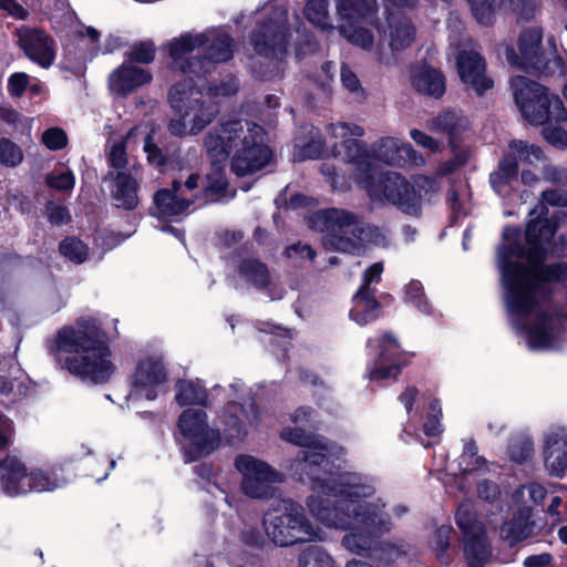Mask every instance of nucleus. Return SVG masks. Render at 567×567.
Masks as SVG:
<instances>
[{"instance_id": "nucleus-18", "label": "nucleus", "mask_w": 567, "mask_h": 567, "mask_svg": "<svg viewBox=\"0 0 567 567\" xmlns=\"http://www.w3.org/2000/svg\"><path fill=\"white\" fill-rule=\"evenodd\" d=\"M546 204L551 206H567V194L563 190H547L542 194V202L529 213V220L526 228V241L534 243L537 236H542L544 240L553 239L555 235V225L546 215Z\"/></svg>"}, {"instance_id": "nucleus-21", "label": "nucleus", "mask_w": 567, "mask_h": 567, "mask_svg": "<svg viewBox=\"0 0 567 567\" xmlns=\"http://www.w3.org/2000/svg\"><path fill=\"white\" fill-rule=\"evenodd\" d=\"M224 434L228 440L240 439L247 433V425L256 424L258 411L252 399L244 402L230 401L219 415Z\"/></svg>"}, {"instance_id": "nucleus-3", "label": "nucleus", "mask_w": 567, "mask_h": 567, "mask_svg": "<svg viewBox=\"0 0 567 567\" xmlns=\"http://www.w3.org/2000/svg\"><path fill=\"white\" fill-rule=\"evenodd\" d=\"M233 41L224 33H186L168 44L174 68L186 78L175 83L168 101L176 116L168 123V131L175 136L196 135L209 125L217 114V107L206 96H229L237 91V83L229 80L220 86L210 87L205 94L190 74L199 78L208 72L212 63L225 62L233 56Z\"/></svg>"}, {"instance_id": "nucleus-55", "label": "nucleus", "mask_w": 567, "mask_h": 567, "mask_svg": "<svg viewBox=\"0 0 567 567\" xmlns=\"http://www.w3.org/2000/svg\"><path fill=\"white\" fill-rule=\"evenodd\" d=\"M382 271L383 265L381 262H375L369 267L362 277V285L360 289L370 290L369 286L380 280Z\"/></svg>"}, {"instance_id": "nucleus-56", "label": "nucleus", "mask_w": 567, "mask_h": 567, "mask_svg": "<svg viewBox=\"0 0 567 567\" xmlns=\"http://www.w3.org/2000/svg\"><path fill=\"white\" fill-rule=\"evenodd\" d=\"M13 433L14 426L12 421L4 415H0V450L9 445Z\"/></svg>"}, {"instance_id": "nucleus-45", "label": "nucleus", "mask_w": 567, "mask_h": 567, "mask_svg": "<svg viewBox=\"0 0 567 567\" xmlns=\"http://www.w3.org/2000/svg\"><path fill=\"white\" fill-rule=\"evenodd\" d=\"M473 14L482 24H488L495 8L496 0H468Z\"/></svg>"}, {"instance_id": "nucleus-15", "label": "nucleus", "mask_w": 567, "mask_h": 567, "mask_svg": "<svg viewBox=\"0 0 567 567\" xmlns=\"http://www.w3.org/2000/svg\"><path fill=\"white\" fill-rule=\"evenodd\" d=\"M167 371L158 355L142 358L132 374L128 400H155L159 386L166 381Z\"/></svg>"}, {"instance_id": "nucleus-64", "label": "nucleus", "mask_w": 567, "mask_h": 567, "mask_svg": "<svg viewBox=\"0 0 567 567\" xmlns=\"http://www.w3.org/2000/svg\"><path fill=\"white\" fill-rule=\"evenodd\" d=\"M478 494L482 498L494 499L498 494V489L495 484L485 482L478 487Z\"/></svg>"}, {"instance_id": "nucleus-12", "label": "nucleus", "mask_w": 567, "mask_h": 567, "mask_svg": "<svg viewBox=\"0 0 567 567\" xmlns=\"http://www.w3.org/2000/svg\"><path fill=\"white\" fill-rule=\"evenodd\" d=\"M456 523L464 535V555L467 567H484L491 557L485 530L476 520L473 505L462 503L456 512Z\"/></svg>"}, {"instance_id": "nucleus-19", "label": "nucleus", "mask_w": 567, "mask_h": 567, "mask_svg": "<svg viewBox=\"0 0 567 567\" xmlns=\"http://www.w3.org/2000/svg\"><path fill=\"white\" fill-rule=\"evenodd\" d=\"M467 126V118L457 111H444L430 122V128L432 131L440 134H446L451 137L454 158L443 166L442 173H450L467 162L470 156L468 150L457 148L453 142V137L466 130Z\"/></svg>"}, {"instance_id": "nucleus-20", "label": "nucleus", "mask_w": 567, "mask_h": 567, "mask_svg": "<svg viewBox=\"0 0 567 567\" xmlns=\"http://www.w3.org/2000/svg\"><path fill=\"white\" fill-rule=\"evenodd\" d=\"M17 37L20 48L32 62L44 69L52 65L56 44L50 35L42 30L20 28L17 30Z\"/></svg>"}, {"instance_id": "nucleus-24", "label": "nucleus", "mask_w": 567, "mask_h": 567, "mask_svg": "<svg viewBox=\"0 0 567 567\" xmlns=\"http://www.w3.org/2000/svg\"><path fill=\"white\" fill-rule=\"evenodd\" d=\"M401 403L405 406V410L408 413H411L412 405L414 402L422 401L423 404L426 406V420L423 423V432L429 437H436L439 436L443 429L441 424V416H442V410L440 402L431 396H422L419 398L417 390L413 386L408 388L401 395H400Z\"/></svg>"}, {"instance_id": "nucleus-23", "label": "nucleus", "mask_w": 567, "mask_h": 567, "mask_svg": "<svg viewBox=\"0 0 567 567\" xmlns=\"http://www.w3.org/2000/svg\"><path fill=\"white\" fill-rule=\"evenodd\" d=\"M540 42L542 32L538 29H530L525 31L518 41L517 55L512 48L505 49V56L508 63L518 65L523 69H538L540 65Z\"/></svg>"}, {"instance_id": "nucleus-8", "label": "nucleus", "mask_w": 567, "mask_h": 567, "mask_svg": "<svg viewBox=\"0 0 567 567\" xmlns=\"http://www.w3.org/2000/svg\"><path fill=\"white\" fill-rule=\"evenodd\" d=\"M310 227L319 231H330L324 245L343 252L355 254L369 244L379 245L385 236L375 226L359 220L353 214L338 208L315 213L309 218Z\"/></svg>"}, {"instance_id": "nucleus-41", "label": "nucleus", "mask_w": 567, "mask_h": 567, "mask_svg": "<svg viewBox=\"0 0 567 567\" xmlns=\"http://www.w3.org/2000/svg\"><path fill=\"white\" fill-rule=\"evenodd\" d=\"M342 33L353 44L361 47L364 50H372L374 48V38L370 30L364 28H346L342 27Z\"/></svg>"}, {"instance_id": "nucleus-52", "label": "nucleus", "mask_w": 567, "mask_h": 567, "mask_svg": "<svg viewBox=\"0 0 567 567\" xmlns=\"http://www.w3.org/2000/svg\"><path fill=\"white\" fill-rule=\"evenodd\" d=\"M109 161L114 168H123L127 163L124 142L114 143L109 154Z\"/></svg>"}, {"instance_id": "nucleus-63", "label": "nucleus", "mask_w": 567, "mask_h": 567, "mask_svg": "<svg viewBox=\"0 0 567 567\" xmlns=\"http://www.w3.org/2000/svg\"><path fill=\"white\" fill-rule=\"evenodd\" d=\"M0 8L19 19H23L27 16V11L14 0H0Z\"/></svg>"}, {"instance_id": "nucleus-46", "label": "nucleus", "mask_w": 567, "mask_h": 567, "mask_svg": "<svg viewBox=\"0 0 567 567\" xmlns=\"http://www.w3.org/2000/svg\"><path fill=\"white\" fill-rule=\"evenodd\" d=\"M155 58L154 45L148 42H142L131 48L127 59L138 63H151Z\"/></svg>"}, {"instance_id": "nucleus-37", "label": "nucleus", "mask_w": 567, "mask_h": 567, "mask_svg": "<svg viewBox=\"0 0 567 567\" xmlns=\"http://www.w3.org/2000/svg\"><path fill=\"white\" fill-rule=\"evenodd\" d=\"M305 14L309 22L322 29L329 28L327 0H308Z\"/></svg>"}, {"instance_id": "nucleus-40", "label": "nucleus", "mask_w": 567, "mask_h": 567, "mask_svg": "<svg viewBox=\"0 0 567 567\" xmlns=\"http://www.w3.org/2000/svg\"><path fill=\"white\" fill-rule=\"evenodd\" d=\"M61 254L71 261L81 264L86 259L87 247L76 238H66L60 245Z\"/></svg>"}, {"instance_id": "nucleus-48", "label": "nucleus", "mask_w": 567, "mask_h": 567, "mask_svg": "<svg viewBox=\"0 0 567 567\" xmlns=\"http://www.w3.org/2000/svg\"><path fill=\"white\" fill-rule=\"evenodd\" d=\"M323 142L319 137L316 140L315 135L312 136L311 141L306 145H296L297 152L295 154V157L299 161L308 159V158H316L318 157L322 151H323Z\"/></svg>"}, {"instance_id": "nucleus-32", "label": "nucleus", "mask_w": 567, "mask_h": 567, "mask_svg": "<svg viewBox=\"0 0 567 567\" xmlns=\"http://www.w3.org/2000/svg\"><path fill=\"white\" fill-rule=\"evenodd\" d=\"M517 164L515 161H509V157H504L497 171L491 174V184L494 190L499 195L507 194L512 187V183L516 181Z\"/></svg>"}, {"instance_id": "nucleus-42", "label": "nucleus", "mask_w": 567, "mask_h": 567, "mask_svg": "<svg viewBox=\"0 0 567 567\" xmlns=\"http://www.w3.org/2000/svg\"><path fill=\"white\" fill-rule=\"evenodd\" d=\"M484 460L477 456V449L473 443L465 445L464 452L460 457V467L464 473H472L484 465Z\"/></svg>"}, {"instance_id": "nucleus-34", "label": "nucleus", "mask_w": 567, "mask_h": 567, "mask_svg": "<svg viewBox=\"0 0 567 567\" xmlns=\"http://www.w3.org/2000/svg\"><path fill=\"white\" fill-rule=\"evenodd\" d=\"M509 161H515L516 164H535L544 159V154L540 147L528 144L524 141H514L509 144Z\"/></svg>"}, {"instance_id": "nucleus-11", "label": "nucleus", "mask_w": 567, "mask_h": 567, "mask_svg": "<svg viewBox=\"0 0 567 567\" xmlns=\"http://www.w3.org/2000/svg\"><path fill=\"white\" fill-rule=\"evenodd\" d=\"M178 429L186 439L185 451L189 461L212 452L219 442L217 431L208 427L206 413L202 410H186L178 420Z\"/></svg>"}, {"instance_id": "nucleus-62", "label": "nucleus", "mask_w": 567, "mask_h": 567, "mask_svg": "<svg viewBox=\"0 0 567 567\" xmlns=\"http://www.w3.org/2000/svg\"><path fill=\"white\" fill-rule=\"evenodd\" d=\"M551 561V556L549 554H540L528 556L524 560L525 567H547Z\"/></svg>"}, {"instance_id": "nucleus-17", "label": "nucleus", "mask_w": 567, "mask_h": 567, "mask_svg": "<svg viewBox=\"0 0 567 567\" xmlns=\"http://www.w3.org/2000/svg\"><path fill=\"white\" fill-rule=\"evenodd\" d=\"M371 347L378 350V361L368 372L370 380H384L396 378L400 372L402 360V350L398 340L389 333L369 341Z\"/></svg>"}, {"instance_id": "nucleus-59", "label": "nucleus", "mask_w": 567, "mask_h": 567, "mask_svg": "<svg viewBox=\"0 0 567 567\" xmlns=\"http://www.w3.org/2000/svg\"><path fill=\"white\" fill-rule=\"evenodd\" d=\"M341 81L343 86L350 92H357L360 89L357 75L348 66H342L341 69Z\"/></svg>"}, {"instance_id": "nucleus-54", "label": "nucleus", "mask_w": 567, "mask_h": 567, "mask_svg": "<svg viewBox=\"0 0 567 567\" xmlns=\"http://www.w3.org/2000/svg\"><path fill=\"white\" fill-rule=\"evenodd\" d=\"M29 81V76L27 73H14L9 79V92L11 95L19 96L24 91Z\"/></svg>"}, {"instance_id": "nucleus-38", "label": "nucleus", "mask_w": 567, "mask_h": 567, "mask_svg": "<svg viewBox=\"0 0 567 567\" xmlns=\"http://www.w3.org/2000/svg\"><path fill=\"white\" fill-rule=\"evenodd\" d=\"M23 152L9 138H0V163L7 167H17L23 161Z\"/></svg>"}, {"instance_id": "nucleus-1", "label": "nucleus", "mask_w": 567, "mask_h": 567, "mask_svg": "<svg viewBox=\"0 0 567 567\" xmlns=\"http://www.w3.org/2000/svg\"><path fill=\"white\" fill-rule=\"evenodd\" d=\"M312 420L310 409L299 408L292 414L296 427L281 432L284 440L303 449L296 472L301 481H309L312 491L306 501L307 508L322 525L348 529L343 546L354 554H362L370 548L373 537L389 530V523L380 515L382 505L367 501L373 494V487L360 475L340 471V464L336 466L342 447L305 433L302 426Z\"/></svg>"}, {"instance_id": "nucleus-4", "label": "nucleus", "mask_w": 567, "mask_h": 567, "mask_svg": "<svg viewBox=\"0 0 567 567\" xmlns=\"http://www.w3.org/2000/svg\"><path fill=\"white\" fill-rule=\"evenodd\" d=\"M328 134L336 142L332 146L334 158L351 165L353 178L364 188L373 202L390 203L405 214L417 215L423 199L431 192H435V182L426 176L419 175L408 181L399 173L389 172L380 174L367 161L368 154L363 152L354 140L348 136H363V127L343 122L328 126Z\"/></svg>"}, {"instance_id": "nucleus-6", "label": "nucleus", "mask_w": 567, "mask_h": 567, "mask_svg": "<svg viewBox=\"0 0 567 567\" xmlns=\"http://www.w3.org/2000/svg\"><path fill=\"white\" fill-rule=\"evenodd\" d=\"M51 350L68 353L65 369L85 381L102 383L115 371L105 334L94 319H81L60 329Z\"/></svg>"}, {"instance_id": "nucleus-35", "label": "nucleus", "mask_w": 567, "mask_h": 567, "mask_svg": "<svg viewBox=\"0 0 567 567\" xmlns=\"http://www.w3.org/2000/svg\"><path fill=\"white\" fill-rule=\"evenodd\" d=\"M300 567H340L333 558L321 547L310 546L299 557Z\"/></svg>"}, {"instance_id": "nucleus-9", "label": "nucleus", "mask_w": 567, "mask_h": 567, "mask_svg": "<svg viewBox=\"0 0 567 567\" xmlns=\"http://www.w3.org/2000/svg\"><path fill=\"white\" fill-rule=\"evenodd\" d=\"M268 537L279 546L322 540L323 532L305 516L302 507L290 499H282L264 517Z\"/></svg>"}, {"instance_id": "nucleus-14", "label": "nucleus", "mask_w": 567, "mask_h": 567, "mask_svg": "<svg viewBox=\"0 0 567 567\" xmlns=\"http://www.w3.org/2000/svg\"><path fill=\"white\" fill-rule=\"evenodd\" d=\"M378 32L380 42L375 47V56L384 64H391L393 53L408 48L415 37V30L411 21L406 17L394 12L389 13L386 24L379 27Z\"/></svg>"}, {"instance_id": "nucleus-5", "label": "nucleus", "mask_w": 567, "mask_h": 567, "mask_svg": "<svg viewBox=\"0 0 567 567\" xmlns=\"http://www.w3.org/2000/svg\"><path fill=\"white\" fill-rule=\"evenodd\" d=\"M204 144L212 159V173L203 185L207 202H216L225 196L227 182L221 164L230 154L231 169L238 176L254 174L271 159V151L265 145L264 128L247 121L223 123L206 135Z\"/></svg>"}, {"instance_id": "nucleus-43", "label": "nucleus", "mask_w": 567, "mask_h": 567, "mask_svg": "<svg viewBox=\"0 0 567 567\" xmlns=\"http://www.w3.org/2000/svg\"><path fill=\"white\" fill-rule=\"evenodd\" d=\"M42 143L51 151H58L66 146V133L59 127L48 128L42 133Z\"/></svg>"}, {"instance_id": "nucleus-10", "label": "nucleus", "mask_w": 567, "mask_h": 567, "mask_svg": "<svg viewBox=\"0 0 567 567\" xmlns=\"http://www.w3.org/2000/svg\"><path fill=\"white\" fill-rule=\"evenodd\" d=\"M2 488L10 495L30 492H53L65 485V480L52 470H31L14 456H8L0 465Z\"/></svg>"}, {"instance_id": "nucleus-7", "label": "nucleus", "mask_w": 567, "mask_h": 567, "mask_svg": "<svg viewBox=\"0 0 567 567\" xmlns=\"http://www.w3.org/2000/svg\"><path fill=\"white\" fill-rule=\"evenodd\" d=\"M515 102L523 116L534 124L544 125V138L557 148L567 145V133L555 124L567 122V110L556 94H549L540 84L524 76L512 80Z\"/></svg>"}, {"instance_id": "nucleus-30", "label": "nucleus", "mask_w": 567, "mask_h": 567, "mask_svg": "<svg viewBox=\"0 0 567 567\" xmlns=\"http://www.w3.org/2000/svg\"><path fill=\"white\" fill-rule=\"evenodd\" d=\"M379 305L371 290L359 289L353 297L350 318L358 324H367L378 317Z\"/></svg>"}, {"instance_id": "nucleus-61", "label": "nucleus", "mask_w": 567, "mask_h": 567, "mask_svg": "<svg viewBox=\"0 0 567 567\" xmlns=\"http://www.w3.org/2000/svg\"><path fill=\"white\" fill-rule=\"evenodd\" d=\"M199 176L197 174H190L184 184L174 182L176 192L187 196V192H193L198 187Z\"/></svg>"}, {"instance_id": "nucleus-49", "label": "nucleus", "mask_w": 567, "mask_h": 567, "mask_svg": "<svg viewBox=\"0 0 567 567\" xmlns=\"http://www.w3.org/2000/svg\"><path fill=\"white\" fill-rule=\"evenodd\" d=\"M452 534L453 529L451 526L443 525L436 529L431 540V546L439 555H443L449 548Z\"/></svg>"}, {"instance_id": "nucleus-13", "label": "nucleus", "mask_w": 567, "mask_h": 567, "mask_svg": "<svg viewBox=\"0 0 567 567\" xmlns=\"http://www.w3.org/2000/svg\"><path fill=\"white\" fill-rule=\"evenodd\" d=\"M235 465L243 476L241 488L252 498H265L275 492V484L281 482L282 476L269 464L251 455H239Z\"/></svg>"}, {"instance_id": "nucleus-31", "label": "nucleus", "mask_w": 567, "mask_h": 567, "mask_svg": "<svg viewBox=\"0 0 567 567\" xmlns=\"http://www.w3.org/2000/svg\"><path fill=\"white\" fill-rule=\"evenodd\" d=\"M529 516L530 509L526 507L513 519L506 522L501 527L502 538L507 540L509 545H515L516 543L527 538L533 532V527L529 523Z\"/></svg>"}, {"instance_id": "nucleus-27", "label": "nucleus", "mask_w": 567, "mask_h": 567, "mask_svg": "<svg viewBox=\"0 0 567 567\" xmlns=\"http://www.w3.org/2000/svg\"><path fill=\"white\" fill-rule=\"evenodd\" d=\"M411 83L417 92L433 97L442 96L446 86L442 72L425 64L411 70Z\"/></svg>"}, {"instance_id": "nucleus-16", "label": "nucleus", "mask_w": 567, "mask_h": 567, "mask_svg": "<svg viewBox=\"0 0 567 567\" xmlns=\"http://www.w3.org/2000/svg\"><path fill=\"white\" fill-rule=\"evenodd\" d=\"M360 136H348V140H354L361 147L365 154H368L367 161L371 163V159L374 158L379 162L389 165H398V166H422L425 163L424 157L417 153L412 145L409 143L401 142L395 137H382L378 142L372 145L371 153L367 151V148L358 142L357 138ZM375 171L377 168L371 165Z\"/></svg>"}, {"instance_id": "nucleus-2", "label": "nucleus", "mask_w": 567, "mask_h": 567, "mask_svg": "<svg viewBox=\"0 0 567 567\" xmlns=\"http://www.w3.org/2000/svg\"><path fill=\"white\" fill-rule=\"evenodd\" d=\"M518 230L506 228L504 244L497 250V267L504 288V299L512 324L524 329L527 344L532 350H550L565 340L566 318L545 311L539 305L540 282H567V265H540L545 255L559 254L551 239L537 236L534 243L527 241V250L518 247Z\"/></svg>"}, {"instance_id": "nucleus-29", "label": "nucleus", "mask_w": 567, "mask_h": 567, "mask_svg": "<svg viewBox=\"0 0 567 567\" xmlns=\"http://www.w3.org/2000/svg\"><path fill=\"white\" fill-rule=\"evenodd\" d=\"M111 195L118 208L134 209L138 205L137 184L125 173H118L114 177Z\"/></svg>"}, {"instance_id": "nucleus-25", "label": "nucleus", "mask_w": 567, "mask_h": 567, "mask_svg": "<svg viewBox=\"0 0 567 567\" xmlns=\"http://www.w3.org/2000/svg\"><path fill=\"white\" fill-rule=\"evenodd\" d=\"M151 73L140 66L123 63L109 76L110 90L118 95H126L133 90L151 82Z\"/></svg>"}, {"instance_id": "nucleus-58", "label": "nucleus", "mask_w": 567, "mask_h": 567, "mask_svg": "<svg viewBox=\"0 0 567 567\" xmlns=\"http://www.w3.org/2000/svg\"><path fill=\"white\" fill-rule=\"evenodd\" d=\"M143 147H144L145 153L147 154V159L150 163L155 164V165L163 164L164 157H163L161 151L158 150V147L154 143H152L151 137L148 135H146L144 137V146Z\"/></svg>"}, {"instance_id": "nucleus-22", "label": "nucleus", "mask_w": 567, "mask_h": 567, "mask_svg": "<svg viewBox=\"0 0 567 567\" xmlns=\"http://www.w3.org/2000/svg\"><path fill=\"white\" fill-rule=\"evenodd\" d=\"M457 70L461 80L477 94H483L493 86V81L485 75V62L474 51H464L457 59Z\"/></svg>"}, {"instance_id": "nucleus-26", "label": "nucleus", "mask_w": 567, "mask_h": 567, "mask_svg": "<svg viewBox=\"0 0 567 567\" xmlns=\"http://www.w3.org/2000/svg\"><path fill=\"white\" fill-rule=\"evenodd\" d=\"M545 465L551 475L560 476L567 470V435L559 429L550 432L545 440Z\"/></svg>"}, {"instance_id": "nucleus-47", "label": "nucleus", "mask_w": 567, "mask_h": 567, "mask_svg": "<svg viewBox=\"0 0 567 567\" xmlns=\"http://www.w3.org/2000/svg\"><path fill=\"white\" fill-rule=\"evenodd\" d=\"M517 496L523 503H527V501H529L532 504H539L546 496V489L540 484L530 483L523 486L517 492Z\"/></svg>"}, {"instance_id": "nucleus-57", "label": "nucleus", "mask_w": 567, "mask_h": 567, "mask_svg": "<svg viewBox=\"0 0 567 567\" xmlns=\"http://www.w3.org/2000/svg\"><path fill=\"white\" fill-rule=\"evenodd\" d=\"M533 452V444L530 441H524L519 446H512L509 451L511 458L517 463L526 461Z\"/></svg>"}, {"instance_id": "nucleus-28", "label": "nucleus", "mask_w": 567, "mask_h": 567, "mask_svg": "<svg viewBox=\"0 0 567 567\" xmlns=\"http://www.w3.org/2000/svg\"><path fill=\"white\" fill-rule=\"evenodd\" d=\"M196 196H184L176 192L173 184L172 189H161L154 196V203L162 216H176L188 209L195 202Z\"/></svg>"}, {"instance_id": "nucleus-50", "label": "nucleus", "mask_w": 567, "mask_h": 567, "mask_svg": "<svg viewBox=\"0 0 567 567\" xmlns=\"http://www.w3.org/2000/svg\"><path fill=\"white\" fill-rule=\"evenodd\" d=\"M410 136L419 146L423 148H426L433 153L441 151V143L420 130H412L410 132Z\"/></svg>"}, {"instance_id": "nucleus-53", "label": "nucleus", "mask_w": 567, "mask_h": 567, "mask_svg": "<svg viewBox=\"0 0 567 567\" xmlns=\"http://www.w3.org/2000/svg\"><path fill=\"white\" fill-rule=\"evenodd\" d=\"M49 220L56 225L66 224L70 220V213L65 207L50 204L47 207Z\"/></svg>"}, {"instance_id": "nucleus-51", "label": "nucleus", "mask_w": 567, "mask_h": 567, "mask_svg": "<svg viewBox=\"0 0 567 567\" xmlns=\"http://www.w3.org/2000/svg\"><path fill=\"white\" fill-rule=\"evenodd\" d=\"M406 296L422 312L429 311L426 301L422 299V286L419 281H411L406 287Z\"/></svg>"}, {"instance_id": "nucleus-60", "label": "nucleus", "mask_w": 567, "mask_h": 567, "mask_svg": "<svg viewBox=\"0 0 567 567\" xmlns=\"http://www.w3.org/2000/svg\"><path fill=\"white\" fill-rule=\"evenodd\" d=\"M286 254L288 257H293L295 255H299L300 257H302V258L306 257L310 260H312L315 257L313 249L310 246H308L306 244H300V243L288 247L286 250Z\"/></svg>"}, {"instance_id": "nucleus-33", "label": "nucleus", "mask_w": 567, "mask_h": 567, "mask_svg": "<svg viewBox=\"0 0 567 567\" xmlns=\"http://www.w3.org/2000/svg\"><path fill=\"white\" fill-rule=\"evenodd\" d=\"M176 401L179 405L206 404V392L202 384L194 381L183 380L176 385Z\"/></svg>"}, {"instance_id": "nucleus-36", "label": "nucleus", "mask_w": 567, "mask_h": 567, "mask_svg": "<svg viewBox=\"0 0 567 567\" xmlns=\"http://www.w3.org/2000/svg\"><path fill=\"white\" fill-rule=\"evenodd\" d=\"M337 4L339 11L349 18L354 14L367 18L375 10V0H337Z\"/></svg>"}, {"instance_id": "nucleus-39", "label": "nucleus", "mask_w": 567, "mask_h": 567, "mask_svg": "<svg viewBox=\"0 0 567 567\" xmlns=\"http://www.w3.org/2000/svg\"><path fill=\"white\" fill-rule=\"evenodd\" d=\"M240 272L254 285L264 287L269 281V271L257 260H247L240 267Z\"/></svg>"}, {"instance_id": "nucleus-44", "label": "nucleus", "mask_w": 567, "mask_h": 567, "mask_svg": "<svg viewBox=\"0 0 567 567\" xmlns=\"http://www.w3.org/2000/svg\"><path fill=\"white\" fill-rule=\"evenodd\" d=\"M47 183L50 187L56 190L68 192L73 189L75 178L72 172L70 171L54 172L48 175Z\"/></svg>"}]
</instances>
